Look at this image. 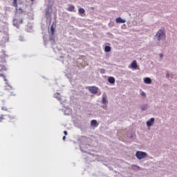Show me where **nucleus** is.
I'll return each instance as SVG.
<instances>
[{"label": "nucleus", "instance_id": "obj_19", "mask_svg": "<svg viewBox=\"0 0 177 177\" xmlns=\"http://www.w3.org/2000/svg\"><path fill=\"white\" fill-rule=\"evenodd\" d=\"M102 102L103 104H107V100H106L105 97H102Z\"/></svg>", "mask_w": 177, "mask_h": 177}, {"label": "nucleus", "instance_id": "obj_9", "mask_svg": "<svg viewBox=\"0 0 177 177\" xmlns=\"http://www.w3.org/2000/svg\"><path fill=\"white\" fill-rule=\"evenodd\" d=\"M108 82H109V84H114L115 82V79L113 77H109L108 78Z\"/></svg>", "mask_w": 177, "mask_h": 177}, {"label": "nucleus", "instance_id": "obj_25", "mask_svg": "<svg viewBox=\"0 0 177 177\" xmlns=\"http://www.w3.org/2000/svg\"><path fill=\"white\" fill-rule=\"evenodd\" d=\"M62 139L63 140H66V136H64Z\"/></svg>", "mask_w": 177, "mask_h": 177}, {"label": "nucleus", "instance_id": "obj_11", "mask_svg": "<svg viewBox=\"0 0 177 177\" xmlns=\"http://www.w3.org/2000/svg\"><path fill=\"white\" fill-rule=\"evenodd\" d=\"M91 127H97V121H96L95 120H91Z\"/></svg>", "mask_w": 177, "mask_h": 177}, {"label": "nucleus", "instance_id": "obj_6", "mask_svg": "<svg viewBox=\"0 0 177 177\" xmlns=\"http://www.w3.org/2000/svg\"><path fill=\"white\" fill-rule=\"evenodd\" d=\"M153 122H154V118H151L147 122V127H151V125H153Z\"/></svg>", "mask_w": 177, "mask_h": 177}, {"label": "nucleus", "instance_id": "obj_23", "mask_svg": "<svg viewBox=\"0 0 177 177\" xmlns=\"http://www.w3.org/2000/svg\"><path fill=\"white\" fill-rule=\"evenodd\" d=\"M141 95H142V96H146V93L145 92H142Z\"/></svg>", "mask_w": 177, "mask_h": 177}, {"label": "nucleus", "instance_id": "obj_15", "mask_svg": "<svg viewBox=\"0 0 177 177\" xmlns=\"http://www.w3.org/2000/svg\"><path fill=\"white\" fill-rule=\"evenodd\" d=\"M12 5H13L14 8H15L16 10H17V0H13Z\"/></svg>", "mask_w": 177, "mask_h": 177}, {"label": "nucleus", "instance_id": "obj_26", "mask_svg": "<svg viewBox=\"0 0 177 177\" xmlns=\"http://www.w3.org/2000/svg\"><path fill=\"white\" fill-rule=\"evenodd\" d=\"M101 73H104V69H102Z\"/></svg>", "mask_w": 177, "mask_h": 177}, {"label": "nucleus", "instance_id": "obj_22", "mask_svg": "<svg viewBox=\"0 0 177 177\" xmlns=\"http://www.w3.org/2000/svg\"><path fill=\"white\" fill-rule=\"evenodd\" d=\"M46 16H49V8L46 9Z\"/></svg>", "mask_w": 177, "mask_h": 177}, {"label": "nucleus", "instance_id": "obj_20", "mask_svg": "<svg viewBox=\"0 0 177 177\" xmlns=\"http://www.w3.org/2000/svg\"><path fill=\"white\" fill-rule=\"evenodd\" d=\"M0 77H3V78H4L5 82H8V80L5 77L3 74H0Z\"/></svg>", "mask_w": 177, "mask_h": 177}, {"label": "nucleus", "instance_id": "obj_27", "mask_svg": "<svg viewBox=\"0 0 177 177\" xmlns=\"http://www.w3.org/2000/svg\"><path fill=\"white\" fill-rule=\"evenodd\" d=\"M160 57H162V54H160Z\"/></svg>", "mask_w": 177, "mask_h": 177}, {"label": "nucleus", "instance_id": "obj_17", "mask_svg": "<svg viewBox=\"0 0 177 177\" xmlns=\"http://www.w3.org/2000/svg\"><path fill=\"white\" fill-rule=\"evenodd\" d=\"M1 110L3 111H8V110H9V108H8L6 105L1 106Z\"/></svg>", "mask_w": 177, "mask_h": 177}, {"label": "nucleus", "instance_id": "obj_14", "mask_svg": "<svg viewBox=\"0 0 177 177\" xmlns=\"http://www.w3.org/2000/svg\"><path fill=\"white\" fill-rule=\"evenodd\" d=\"M111 47H110L109 46H105V48H104L105 52H111Z\"/></svg>", "mask_w": 177, "mask_h": 177}, {"label": "nucleus", "instance_id": "obj_10", "mask_svg": "<svg viewBox=\"0 0 177 177\" xmlns=\"http://www.w3.org/2000/svg\"><path fill=\"white\" fill-rule=\"evenodd\" d=\"M67 10L68 12H74L75 10V7L74 6H70L68 8Z\"/></svg>", "mask_w": 177, "mask_h": 177}, {"label": "nucleus", "instance_id": "obj_28", "mask_svg": "<svg viewBox=\"0 0 177 177\" xmlns=\"http://www.w3.org/2000/svg\"><path fill=\"white\" fill-rule=\"evenodd\" d=\"M30 1H34V0H30Z\"/></svg>", "mask_w": 177, "mask_h": 177}, {"label": "nucleus", "instance_id": "obj_7", "mask_svg": "<svg viewBox=\"0 0 177 177\" xmlns=\"http://www.w3.org/2000/svg\"><path fill=\"white\" fill-rule=\"evenodd\" d=\"M115 21L116 23L121 24V23H126L127 21L125 19H122L121 17H118L116 18Z\"/></svg>", "mask_w": 177, "mask_h": 177}, {"label": "nucleus", "instance_id": "obj_1", "mask_svg": "<svg viewBox=\"0 0 177 177\" xmlns=\"http://www.w3.org/2000/svg\"><path fill=\"white\" fill-rule=\"evenodd\" d=\"M3 121H8V122L15 123L16 122V118L9 115H1L0 122H2Z\"/></svg>", "mask_w": 177, "mask_h": 177}, {"label": "nucleus", "instance_id": "obj_18", "mask_svg": "<svg viewBox=\"0 0 177 177\" xmlns=\"http://www.w3.org/2000/svg\"><path fill=\"white\" fill-rule=\"evenodd\" d=\"M50 31H51V33L53 35V34H55V28L53 27V24L50 26Z\"/></svg>", "mask_w": 177, "mask_h": 177}, {"label": "nucleus", "instance_id": "obj_16", "mask_svg": "<svg viewBox=\"0 0 177 177\" xmlns=\"http://www.w3.org/2000/svg\"><path fill=\"white\" fill-rule=\"evenodd\" d=\"M78 12L80 15H84V13H85V10L84 8H79Z\"/></svg>", "mask_w": 177, "mask_h": 177}, {"label": "nucleus", "instance_id": "obj_8", "mask_svg": "<svg viewBox=\"0 0 177 177\" xmlns=\"http://www.w3.org/2000/svg\"><path fill=\"white\" fill-rule=\"evenodd\" d=\"M131 68H134L135 70H136V68H138V64L136 63V60H134L132 62Z\"/></svg>", "mask_w": 177, "mask_h": 177}, {"label": "nucleus", "instance_id": "obj_12", "mask_svg": "<svg viewBox=\"0 0 177 177\" xmlns=\"http://www.w3.org/2000/svg\"><path fill=\"white\" fill-rule=\"evenodd\" d=\"M144 82L145 84H151V79H150L149 77H146L144 80Z\"/></svg>", "mask_w": 177, "mask_h": 177}, {"label": "nucleus", "instance_id": "obj_13", "mask_svg": "<svg viewBox=\"0 0 177 177\" xmlns=\"http://www.w3.org/2000/svg\"><path fill=\"white\" fill-rule=\"evenodd\" d=\"M55 97H56V99H57L59 102L62 101V97H60V93H56L55 95H54Z\"/></svg>", "mask_w": 177, "mask_h": 177}, {"label": "nucleus", "instance_id": "obj_5", "mask_svg": "<svg viewBox=\"0 0 177 177\" xmlns=\"http://www.w3.org/2000/svg\"><path fill=\"white\" fill-rule=\"evenodd\" d=\"M88 91L91 92V93H93V95H96L97 93V91H99V88L96 86H89Z\"/></svg>", "mask_w": 177, "mask_h": 177}, {"label": "nucleus", "instance_id": "obj_21", "mask_svg": "<svg viewBox=\"0 0 177 177\" xmlns=\"http://www.w3.org/2000/svg\"><path fill=\"white\" fill-rule=\"evenodd\" d=\"M23 9L22 8H19V10H18V13H19V15H21V14H23Z\"/></svg>", "mask_w": 177, "mask_h": 177}, {"label": "nucleus", "instance_id": "obj_24", "mask_svg": "<svg viewBox=\"0 0 177 177\" xmlns=\"http://www.w3.org/2000/svg\"><path fill=\"white\" fill-rule=\"evenodd\" d=\"M64 135L66 136V135H68L67 131H64Z\"/></svg>", "mask_w": 177, "mask_h": 177}, {"label": "nucleus", "instance_id": "obj_4", "mask_svg": "<svg viewBox=\"0 0 177 177\" xmlns=\"http://www.w3.org/2000/svg\"><path fill=\"white\" fill-rule=\"evenodd\" d=\"M5 89H6V91H7V92L10 93V96H15V90L13 89V87H12L9 84H7L6 86Z\"/></svg>", "mask_w": 177, "mask_h": 177}, {"label": "nucleus", "instance_id": "obj_3", "mask_svg": "<svg viewBox=\"0 0 177 177\" xmlns=\"http://www.w3.org/2000/svg\"><path fill=\"white\" fill-rule=\"evenodd\" d=\"M136 156L137 158H138V160H142V158H146L147 154L145 152L138 151L136 152Z\"/></svg>", "mask_w": 177, "mask_h": 177}, {"label": "nucleus", "instance_id": "obj_2", "mask_svg": "<svg viewBox=\"0 0 177 177\" xmlns=\"http://www.w3.org/2000/svg\"><path fill=\"white\" fill-rule=\"evenodd\" d=\"M156 37L158 41H161V39H162V38H164V37H165V32H164V29H160L157 32Z\"/></svg>", "mask_w": 177, "mask_h": 177}]
</instances>
